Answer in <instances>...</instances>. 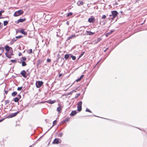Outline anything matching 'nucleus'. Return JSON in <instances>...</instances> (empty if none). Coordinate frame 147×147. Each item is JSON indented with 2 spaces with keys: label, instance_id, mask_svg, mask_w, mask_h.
Listing matches in <instances>:
<instances>
[{
  "label": "nucleus",
  "instance_id": "obj_1",
  "mask_svg": "<svg viewBox=\"0 0 147 147\" xmlns=\"http://www.w3.org/2000/svg\"><path fill=\"white\" fill-rule=\"evenodd\" d=\"M23 13L24 11L23 10H19L15 12L14 14V16L15 17L18 16L22 14Z\"/></svg>",
  "mask_w": 147,
  "mask_h": 147
},
{
  "label": "nucleus",
  "instance_id": "obj_2",
  "mask_svg": "<svg viewBox=\"0 0 147 147\" xmlns=\"http://www.w3.org/2000/svg\"><path fill=\"white\" fill-rule=\"evenodd\" d=\"M82 101H80L77 104V110L79 112L82 110Z\"/></svg>",
  "mask_w": 147,
  "mask_h": 147
},
{
  "label": "nucleus",
  "instance_id": "obj_3",
  "mask_svg": "<svg viewBox=\"0 0 147 147\" xmlns=\"http://www.w3.org/2000/svg\"><path fill=\"white\" fill-rule=\"evenodd\" d=\"M43 82L42 81H37L36 82V87L38 88H40L43 84Z\"/></svg>",
  "mask_w": 147,
  "mask_h": 147
},
{
  "label": "nucleus",
  "instance_id": "obj_4",
  "mask_svg": "<svg viewBox=\"0 0 147 147\" xmlns=\"http://www.w3.org/2000/svg\"><path fill=\"white\" fill-rule=\"evenodd\" d=\"M112 15H110V16H113L116 17L117 14H118V12L116 11H113L111 12Z\"/></svg>",
  "mask_w": 147,
  "mask_h": 147
},
{
  "label": "nucleus",
  "instance_id": "obj_5",
  "mask_svg": "<svg viewBox=\"0 0 147 147\" xmlns=\"http://www.w3.org/2000/svg\"><path fill=\"white\" fill-rule=\"evenodd\" d=\"M21 98V96L20 95L18 94L17 95V97L13 99L14 101L15 102H17L18 101L19 99Z\"/></svg>",
  "mask_w": 147,
  "mask_h": 147
},
{
  "label": "nucleus",
  "instance_id": "obj_6",
  "mask_svg": "<svg viewBox=\"0 0 147 147\" xmlns=\"http://www.w3.org/2000/svg\"><path fill=\"white\" fill-rule=\"evenodd\" d=\"M59 138H55L53 142V143L54 144H57L58 143H60L61 142H59Z\"/></svg>",
  "mask_w": 147,
  "mask_h": 147
},
{
  "label": "nucleus",
  "instance_id": "obj_7",
  "mask_svg": "<svg viewBox=\"0 0 147 147\" xmlns=\"http://www.w3.org/2000/svg\"><path fill=\"white\" fill-rule=\"evenodd\" d=\"M95 18L94 17L92 16L88 19V21L90 23H93L94 20Z\"/></svg>",
  "mask_w": 147,
  "mask_h": 147
},
{
  "label": "nucleus",
  "instance_id": "obj_8",
  "mask_svg": "<svg viewBox=\"0 0 147 147\" xmlns=\"http://www.w3.org/2000/svg\"><path fill=\"white\" fill-rule=\"evenodd\" d=\"M20 112V111H18L14 113H12L10 115H9L8 117L9 118H12L16 116L18 113Z\"/></svg>",
  "mask_w": 147,
  "mask_h": 147
},
{
  "label": "nucleus",
  "instance_id": "obj_9",
  "mask_svg": "<svg viewBox=\"0 0 147 147\" xmlns=\"http://www.w3.org/2000/svg\"><path fill=\"white\" fill-rule=\"evenodd\" d=\"M21 74L22 76L25 78H26L27 77L26 76V72L24 70L22 71L21 72Z\"/></svg>",
  "mask_w": 147,
  "mask_h": 147
},
{
  "label": "nucleus",
  "instance_id": "obj_10",
  "mask_svg": "<svg viewBox=\"0 0 147 147\" xmlns=\"http://www.w3.org/2000/svg\"><path fill=\"white\" fill-rule=\"evenodd\" d=\"M77 111H71V113L70 114V115L71 116H74L77 114Z\"/></svg>",
  "mask_w": 147,
  "mask_h": 147
},
{
  "label": "nucleus",
  "instance_id": "obj_11",
  "mask_svg": "<svg viewBox=\"0 0 147 147\" xmlns=\"http://www.w3.org/2000/svg\"><path fill=\"white\" fill-rule=\"evenodd\" d=\"M20 32L21 33L24 34V35H27V33L26 32L24 31V29H21L20 30Z\"/></svg>",
  "mask_w": 147,
  "mask_h": 147
},
{
  "label": "nucleus",
  "instance_id": "obj_12",
  "mask_svg": "<svg viewBox=\"0 0 147 147\" xmlns=\"http://www.w3.org/2000/svg\"><path fill=\"white\" fill-rule=\"evenodd\" d=\"M26 20L25 18L19 19L18 20L17 22V23L18 24L19 22H22L25 21Z\"/></svg>",
  "mask_w": 147,
  "mask_h": 147
},
{
  "label": "nucleus",
  "instance_id": "obj_13",
  "mask_svg": "<svg viewBox=\"0 0 147 147\" xmlns=\"http://www.w3.org/2000/svg\"><path fill=\"white\" fill-rule=\"evenodd\" d=\"M5 49L6 51H8L10 49H12V48L9 47L8 45H6L5 46Z\"/></svg>",
  "mask_w": 147,
  "mask_h": 147
},
{
  "label": "nucleus",
  "instance_id": "obj_14",
  "mask_svg": "<svg viewBox=\"0 0 147 147\" xmlns=\"http://www.w3.org/2000/svg\"><path fill=\"white\" fill-rule=\"evenodd\" d=\"M86 34L87 35H92L94 34V33L91 32L90 31H86Z\"/></svg>",
  "mask_w": 147,
  "mask_h": 147
},
{
  "label": "nucleus",
  "instance_id": "obj_15",
  "mask_svg": "<svg viewBox=\"0 0 147 147\" xmlns=\"http://www.w3.org/2000/svg\"><path fill=\"white\" fill-rule=\"evenodd\" d=\"M78 6H80V5H83L84 4L83 2L82 1H79L77 3Z\"/></svg>",
  "mask_w": 147,
  "mask_h": 147
},
{
  "label": "nucleus",
  "instance_id": "obj_16",
  "mask_svg": "<svg viewBox=\"0 0 147 147\" xmlns=\"http://www.w3.org/2000/svg\"><path fill=\"white\" fill-rule=\"evenodd\" d=\"M84 77V75H82L80 78L77 79L76 80V82H78L80 81L83 78V77Z\"/></svg>",
  "mask_w": 147,
  "mask_h": 147
},
{
  "label": "nucleus",
  "instance_id": "obj_17",
  "mask_svg": "<svg viewBox=\"0 0 147 147\" xmlns=\"http://www.w3.org/2000/svg\"><path fill=\"white\" fill-rule=\"evenodd\" d=\"M76 35L75 34L72 35L68 37L67 38V40H69L70 39L72 38L75 37Z\"/></svg>",
  "mask_w": 147,
  "mask_h": 147
},
{
  "label": "nucleus",
  "instance_id": "obj_18",
  "mask_svg": "<svg viewBox=\"0 0 147 147\" xmlns=\"http://www.w3.org/2000/svg\"><path fill=\"white\" fill-rule=\"evenodd\" d=\"M17 40V39H16L15 38H14L11 41V42H10V44L11 45H12L14 43V42L16 41Z\"/></svg>",
  "mask_w": 147,
  "mask_h": 147
},
{
  "label": "nucleus",
  "instance_id": "obj_19",
  "mask_svg": "<svg viewBox=\"0 0 147 147\" xmlns=\"http://www.w3.org/2000/svg\"><path fill=\"white\" fill-rule=\"evenodd\" d=\"M56 123H57V121L56 120H55V121H54L53 122V125H52V127H51L48 130V131L46 132H48V131H49L51 128L54 125H55L56 124Z\"/></svg>",
  "mask_w": 147,
  "mask_h": 147
},
{
  "label": "nucleus",
  "instance_id": "obj_20",
  "mask_svg": "<svg viewBox=\"0 0 147 147\" xmlns=\"http://www.w3.org/2000/svg\"><path fill=\"white\" fill-rule=\"evenodd\" d=\"M6 56L9 58H11V56L13 55V54L12 53V54H8L7 53H5V54Z\"/></svg>",
  "mask_w": 147,
  "mask_h": 147
},
{
  "label": "nucleus",
  "instance_id": "obj_21",
  "mask_svg": "<svg viewBox=\"0 0 147 147\" xmlns=\"http://www.w3.org/2000/svg\"><path fill=\"white\" fill-rule=\"evenodd\" d=\"M62 109V108L61 106H60L57 108V110L60 113L61 112Z\"/></svg>",
  "mask_w": 147,
  "mask_h": 147
},
{
  "label": "nucleus",
  "instance_id": "obj_22",
  "mask_svg": "<svg viewBox=\"0 0 147 147\" xmlns=\"http://www.w3.org/2000/svg\"><path fill=\"white\" fill-rule=\"evenodd\" d=\"M55 102V100H49L48 101V102L51 104H53Z\"/></svg>",
  "mask_w": 147,
  "mask_h": 147
},
{
  "label": "nucleus",
  "instance_id": "obj_23",
  "mask_svg": "<svg viewBox=\"0 0 147 147\" xmlns=\"http://www.w3.org/2000/svg\"><path fill=\"white\" fill-rule=\"evenodd\" d=\"M57 34L56 35L57 37H58L61 36L62 34H60V31L59 30H58V32H57Z\"/></svg>",
  "mask_w": 147,
  "mask_h": 147
},
{
  "label": "nucleus",
  "instance_id": "obj_24",
  "mask_svg": "<svg viewBox=\"0 0 147 147\" xmlns=\"http://www.w3.org/2000/svg\"><path fill=\"white\" fill-rule=\"evenodd\" d=\"M17 93L16 92L14 91L12 93L11 95L13 96L14 97V96H15L16 95H17Z\"/></svg>",
  "mask_w": 147,
  "mask_h": 147
},
{
  "label": "nucleus",
  "instance_id": "obj_25",
  "mask_svg": "<svg viewBox=\"0 0 147 147\" xmlns=\"http://www.w3.org/2000/svg\"><path fill=\"white\" fill-rule=\"evenodd\" d=\"M70 55L66 54L65 55V58L66 59H67L69 57Z\"/></svg>",
  "mask_w": 147,
  "mask_h": 147
},
{
  "label": "nucleus",
  "instance_id": "obj_26",
  "mask_svg": "<svg viewBox=\"0 0 147 147\" xmlns=\"http://www.w3.org/2000/svg\"><path fill=\"white\" fill-rule=\"evenodd\" d=\"M70 56L72 58L73 60H74L76 59V57L75 56L71 54H70Z\"/></svg>",
  "mask_w": 147,
  "mask_h": 147
},
{
  "label": "nucleus",
  "instance_id": "obj_27",
  "mask_svg": "<svg viewBox=\"0 0 147 147\" xmlns=\"http://www.w3.org/2000/svg\"><path fill=\"white\" fill-rule=\"evenodd\" d=\"M70 119V118L69 117H67L63 121V122L65 123L66 122L68 121H69V120Z\"/></svg>",
  "mask_w": 147,
  "mask_h": 147
},
{
  "label": "nucleus",
  "instance_id": "obj_28",
  "mask_svg": "<svg viewBox=\"0 0 147 147\" xmlns=\"http://www.w3.org/2000/svg\"><path fill=\"white\" fill-rule=\"evenodd\" d=\"M4 48L3 47H0V50L1 51V53H2L4 51Z\"/></svg>",
  "mask_w": 147,
  "mask_h": 147
},
{
  "label": "nucleus",
  "instance_id": "obj_29",
  "mask_svg": "<svg viewBox=\"0 0 147 147\" xmlns=\"http://www.w3.org/2000/svg\"><path fill=\"white\" fill-rule=\"evenodd\" d=\"M7 21H5L3 22V24L4 26H6L8 23Z\"/></svg>",
  "mask_w": 147,
  "mask_h": 147
},
{
  "label": "nucleus",
  "instance_id": "obj_30",
  "mask_svg": "<svg viewBox=\"0 0 147 147\" xmlns=\"http://www.w3.org/2000/svg\"><path fill=\"white\" fill-rule=\"evenodd\" d=\"M26 65V62L24 61H22V66H25Z\"/></svg>",
  "mask_w": 147,
  "mask_h": 147
},
{
  "label": "nucleus",
  "instance_id": "obj_31",
  "mask_svg": "<svg viewBox=\"0 0 147 147\" xmlns=\"http://www.w3.org/2000/svg\"><path fill=\"white\" fill-rule=\"evenodd\" d=\"M113 32V31H111L110 32L107 33V34H106V36H107L108 35L111 34Z\"/></svg>",
  "mask_w": 147,
  "mask_h": 147
},
{
  "label": "nucleus",
  "instance_id": "obj_32",
  "mask_svg": "<svg viewBox=\"0 0 147 147\" xmlns=\"http://www.w3.org/2000/svg\"><path fill=\"white\" fill-rule=\"evenodd\" d=\"M73 14V13L71 12H69L67 15V17H69L70 16H71Z\"/></svg>",
  "mask_w": 147,
  "mask_h": 147
},
{
  "label": "nucleus",
  "instance_id": "obj_33",
  "mask_svg": "<svg viewBox=\"0 0 147 147\" xmlns=\"http://www.w3.org/2000/svg\"><path fill=\"white\" fill-rule=\"evenodd\" d=\"M84 52H83L79 56V57L78 58V59H79L84 54Z\"/></svg>",
  "mask_w": 147,
  "mask_h": 147
},
{
  "label": "nucleus",
  "instance_id": "obj_34",
  "mask_svg": "<svg viewBox=\"0 0 147 147\" xmlns=\"http://www.w3.org/2000/svg\"><path fill=\"white\" fill-rule=\"evenodd\" d=\"M22 37V36H16L15 38L16 39H18V38H21Z\"/></svg>",
  "mask_w": 147,
  "mask_h": 147
},
{
  "label": "nucleus",
  "instance_id": "obj_35",
  "mask_svg": "<svg viewBox=\"0 0 147 147\" xmlns=\"http://www.w3.org/2000/svg\"><path fill=\"white\" fill-rule=\"evenodd\" d=\"M22 88V86H21L20 87H18L17 88V90L18 91L21 90Z\"/></svg>",
  "mask_w": 147,
  "mask_h": 147
},
{
  "label": "nucleus",
  "instance_id": "obj_36",
  "mask_svg": "<svg viewBox=\"0 0 147 147\" xmlns=\"http://www.w3.org/2000/svg\"><path fill=\"white\" fill-rule=\"evenodd\" d=\"M86 112H90V113H92L91 111H90V109H88V108H86Z\"/></svg>",
  "mask_w": 147,
  "mask_h": 147
},
{
  "label": "nucleus",
  "instance_id": "obj_37",
  "mask_svg": "<svg viewBox=\"0 0 147 147\" xmlns=\"http://www.w3.org/2000/svg\"><path fill=\"white\" fill-rule=\"evenodd\" d=\"M11 61L13 63L16 62V60L15 59H11Z\"/></svg>",
  "mask_w": 147,
  "mask_h": 147
},
{
  "label": "nucleus",
  "instance_id": "obj_38",
  "mask_svg": "<svg viewBox=\"0 0 147 147\" xmlns=\"http://www.w3.org/2000/svg\"><path fill=\"white\" fill-rule=\"evenodd\" d=\"M59 136L60 137H61L63 135V134L62 133H61L59 134Z\"/></svg>",
  "mask_w": 147,
  "mask_h": 147
},
{
  "label": "nucleus",
  "instance_id": "obj_39",
  "mask_svg": "<svg viewBox=\"0 0 147 147\" xmlns=\"http://www.w3.org/2000/svg\"><path fill=\"white\" fill-rule=\"evenodd\" d=\"M102 39L101 38H98L96 41V43H98Z\"/></svg>",
  "mask_w": 147,
  "mask_h": 147
},
{
  "label": "nucleus",
  "instance_id": "obj_40",
  "mask_svg": "<svg viewBox=\"0 0 147 147\" xmlns=\"http://www.w3.org/2000/svg\"><path fill=\"white\" fill-rule=\"evenodd\" d=\"M5 102L6 104H8L9 102V101L8 100H5Z\"/></svg>",
  "mask_w": 147,
  "mask_h": 147
},
{
  "label": "nucleus",
  "instance_id": "obj_41",
  "mask_svg": "<svg viewBox=\"0 0 147 147\" xmlns=\"http://www.w3.org/2000/svg\"><path fill=\"white\" fill-rule=\"evenodd\" d=\"M32 49H30L29 50V52H28L29 54H30L32 53Z\"/></svg>",
  "mask_w": 147,
  "mask_h": 147
},
{
  "label": "nucleus",
  "instance_id": "obj_42",
  "mask_svg": "<svg viewBox=\"0 0 147 147\" xmlns=\"http://www.w3.org/2000/svg\"><path fill=\"white\" fill-rule=\"evenodd\" d=\"M4 11L3 10L0 11V16H1L2 15V13L4 12Z\"/></svg>",
  "mask_w": 147,
  "mask_h": 147
},
{
  "label": "nucleus",
  "instance_id": "obj_43",
  "mask_svg": "<svg viewBox=\"0 0 147 147\" xmlns=\"http://www.w3.org/2000/svg\"><path fill=\"white\" fill-rule=\"evenodd\" d=\"M106 16L105 15H103L102 17V19H105L106 18Z\"/></svg>",
  "mask_w": 147,
  "mask_h": 147
},
{
  "label": "nucleus",
  "instance_id": "obj_44",
  "mask_svg": "<svg viewBox=\"0 0 147 147\" xmlns=\"http://www.w3.org/2000/svg\"><path fill=\"white\" fill-rule=\"evenodd\" d=\"M22 60L23 61H25L26 60V58L25 57H22Z\"/></svg>",
  "mask_w": 147,
  "mask_h": 147
},
{
  "label": "nucleus",
  "instance_id": "obj_45",
  "mask_svg": "<svg viewBox=\"0 0 147 147\" xmlns=\"http://www.w3.org/2000/svg\"><path fill=\"white\" fill-rule=\"evenodd\" d=\"M47 62H51V59H47Z\"/></svg>",
  "mask_w": 147,
  "mask_h": 147
},
{
  "label": "nucleus",
  "instance_id": "obj_46",
  "mask_svg": "<svg viewBox=\"0 0 147 147\" xmlns=\"http://www.w3.org/2000/svg\"><path fill=\"white\" fill-rule=\"evenodd\" d=\"M85 28V27H84V26H83V27H80V29H81L80 30V31H81V30H83L82 29V28ZM79 31H80V30H79V31H78V32H79Z\"/></svg>",
  "mask_w": 147,
  "mask_h": 147
},
{
  "label": "nucleus",
  "instance_id": "obj_47",
  "mask_svg": "<svg viewBox=\"0 0 147 147\" xmlns=\"http://www.w3.org/2000/svg\"><path fill=\"white\" fill-rule=\"evenodd\" d=\"M76 95H77V96H75V98H76L78 96H79L80 95V93H79L78 94H77Z\"/></svg>",
  "mask_w": 147,
  "mask_h": 147
},
{
  "label": "nucleus",
  "instance_id": "obj_48",
  "mask_svg": "<svg viewBox=\"0 0 147 147\" xmlns=\"http://www.w3.org/2000/svg\"><path fill=\"white\" fill-rule=\"evenodd\" d=\"M5 93L6 94H7L8 92V91L7 90H5Z\"/></svg>",
  "mask_w": 147,
  "mask_h": 147
},
{
  "label": "nucleus",
  "instance_id": "obj_49",
  "mask_svg": "<svg viewBox=\"0 0 147 147\" xmlns=\"http://www.w3.org/2000/svg\"><path fill=\"white\" fill-rule=\"evenodd\" d=\"M38 62L37 63L38 64H37V65H38L40 63V61L39 60H38V62Z\"/></svg>",
  "mask_w": 147,
  "mask_h": 147
},
{
  "label": "nucleus",
  "instance_id": "obj_50",
  "mask_svg": "<svg viewBox=\"0 0 147 147\" xmlns=\"http://www.w3.org/2000/svg\"><path fill=\"white\" fill-rule=\"evenodd\" d=\"M4 119H0V122L3 121Z\"/></svg>",
  "mask_w": 147,
  "mask_h": 147
},
{
  "label": "nucleus",
  "instance_id": "obj_51",
  "mask_svg": "<svg viewBox=\"0 0 147 147\" xmlns=\"http://www.w3.org/2000/svg\"><path fill=\"white\" fill-rule=\"evenodd\" d=\"M111 18L112 20L114 19L115 17H114L113 16H111Z\"/></svg>",
  "mask_w": 147,
  "mask_h": 147
},
{
  "label": "nucleus",
  "instance_id": "obj_52",
  "mask_svg": "<svg viewBox=\"0 0 147 147\" xmlns=\"http://www.w3.org/2000/svg\"><path fill=\"white\" fill-rule=\"evenodd\" d=\"M62 75V73L60 74L59 75V77H60Z\"/></svg>",
  "mask_w": 147,
  "mask_h": 147
},
{
  "label": "nucleus",
  "instance_id": "obj_53",
  "mask_svg": "<svg viewBox=\"0 0 147 147\" xmlns=\"http://www.w3.org/2000/svg\"><path fill=\"white\" fill-rule=\"evenodd\" d=\"M101 60H100L97 63H96V65H95V66L94 67H95L96 66V65H97L98 63H99L100 62V61Z\"/></svg>",
  "mask_w": 147,
  "mask_h": 147
},
{
  "label": "nucleus",
  "instance_id": "obj_54",
  "mask_svg": "<svg viewBox=\"0 0 147 147\" xmlns=\"http://www.w3.org/2000/svg\"><path fill=\"white\" fill-rule=\"evenodd\" d=\"M108 49V48H107L106 49H105L104 51V52H106L107 51V50Z\"/></svg>",
  "mask_w": 147,
  "mask_h": 147
},
{
  "label": "nucleus",
  "instance_id": "obj_55",
  "mask_svg": "<svg viewBox=\"0 0 147 147\" xmlns=\"http://www.w3.org/2000/svg\"><path fill=\"white\" fill-rule=\"evenodd\" d=\"M96 43V42H94V44H97V43Z\"/></svg>",
  "mask_w": 147,
  "mask_h": 147
},
{
  "label": "nucleus",
  "instance_id": "obj_56",
  "mask_svg": "<svg viewBox=\"0 0 147 147\" xmlns=\"http://www.w3.org/2000/svg\"><path fill=\"white\" fill-rule=\"evenodd\" d=\"M139 129L142 131H144V130L143 129Z\"/></svg>",
  "mask_w": 147,
  "mask_h": 147
},
{
  "label": "nucleus",
  "instance_id": "obj_57",
  "mask_svg": "<svg viewBox=\"0 0 147 147\" xmlns=\"http://www.w3.org/2000/svg\"><path fill=\"white\" fill-rule=\"evenodd\" d=\"M66 24H67V25H69V23L68 22H66Z\"/></svg>",
  "mask_w": 147,
  "mask_h": 147
},
{
  "label": "nucleus",
  "instance_id": "obj_58",
  "mask_svg": "<svg viewBox=\"0 0 147 147\" xmlns=\"http://www.w3.org/2000/svg\"><path fill=\"white\" fill-rule=\"evenodd\" d=\"M12 53H13V51H12L11 53H10L9 54H12Z\"/></svg>",
  "mask_w": 147,
  "mask_h": 147
},
{
  "label": "nucleus",
  "instance_id": "obj_59",
  "mask_svg": "<svg viewBox=\"0 0 147 147\" xmlns=\"http://www.w3.org/2000/svg\"><path fill=\"white\" fill-rule=\"evenodd\" d=\"M115 4L117 5H118V3L117 2H116Z\"/></svg>",
  "mask_w": 147,
  "mask_h": 147
},
{
  "label": "nucleus",
  "instance_id": "obj_60",
  "mask_svg": "<svg viewBox=\"0 0 147 147\" xmlns=\"http://www.w3.org/2000/svg\"><path fill=\"white\" fill-rule=\"evenodd\" d=\"M113 49H114V48H112L111 50H113Z\"/></svg>",
  "mask_w": 147,
  "mask_h": 147
},
{
  "label": "nucleus",
  "instance_id": "obj_61",
  "mask_svg": "<svg viewBox=\"0 0 147 147\" xmlns=\"http://www.w3.org/2000/svg\"><path fill=\"white\" fill-rule=\"evenodd\" d=\"M88 84L86 85V86H88Z\"/></svg>",
  "mask_w": 147,
  "mask_h": 147
},
{
  "label": "nucleus",
  "instance_id": "obj_62",
  "mask_svg": "<svg viewBox=\"0 0 147 147\" xmlns=\"http://www.w3.org/2000/svg\"><path fill=\"white\" fill-rule=\"evenodd\" d=\"M20 54H21V53H19V55L20 56Z\"/></svg>",
  "mask_w": 147,
  "mask_h": 147
},
{
  "label": "nucleus",
  "instance_id": "obj_63",
  "mask_svg": "<svg viewBox=\"0 0 147 147\" xmlns=\"http://www.w3.org/2000/svg\"><path fill=\"white\" fill-rule=\"evenodd\" d=\"M1 54H2V53H0V56L1 55Z\"/></svg>",
  "mask_w": 147,
  "mask_h": 147
},
{
  "label": "nucleus",
  "instance_id": "obj_64",
  "mask_svg": "<svg viewBox=\"0 0 147 147\" xmlns=\"http://www.w3.org/2000/svg\"><path fill=\"white\" fill-rule=\"evenodd\" d=\"M1 18V17H0V19H1V18Z\"/></svg>",
  "mask_w": 147,
  "mask_h": 147
}]
</instances>
